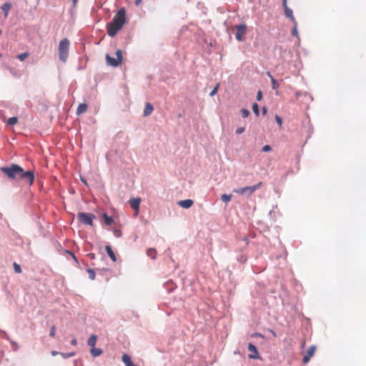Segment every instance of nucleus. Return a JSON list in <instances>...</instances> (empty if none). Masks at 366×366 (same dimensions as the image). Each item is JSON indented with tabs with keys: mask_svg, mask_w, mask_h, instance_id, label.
I'll use <instances>...</instances> for the list:
<instances>
[{
	"mask_svg": "<svg viewBox=\"0 0 366 366\" xmlns=\"http://www.w3.org/2000/svg\"><path fill=\"white\" fill-rule=\"evenodd\" d=\"M1 170L10 179H19L22 167L18 164H12L9 167H4Z\"/></svg>",
	"mask_w": 366,
	"mask_h": 366,
	"instance_id": "nucleus-1",
	"label": "nucleus"
},
{
	"mask_svg": "<svg viewBox=\"0 0 366 366\" xmlns=\"http://www.w3.org/2000/svg\"><path fill=\"white\" fill-rule=\"evenodd\" d=\"M69 49V41L67 39H64L60 41L59 45V58L62 62H66Z\"/></svg>",
	"mask_w": 366,
	"mask_h": 366,
	"instance_id": "nucleus-2",
	"label": "nucleus"
},
{
	"mask_svg": "<svg viewBox=\"0 0 366 366\" xmlns=\"http://www.w3.org/2000/svg\"><path fill=\"white\" fill-rule=\"evenodd\" d=\"M111 22L120 29H122L126 22V10L124 7L118 10Z\"/></svg>",
	"mask_w": 366,
	"mask_h": 366,
	"instance_id": "nucleus-3",
	"label": "nucleus"
},
{
	"mask_svg": "<svg viewBox=\"0 0 366 366\" xmlns=\"http://www.w3.org/2000/svg\"><path fill=\"white\" fill-rule=\"evenodd\" d=\"M262 185V182H259L257 184L252 186H247L244 187H240L234 189V192L242 195L249 196L257 190Z\"/></svg>",
	"mask_w": 366,
	"mask_h": 366,
	"instance_id": "nucleus-4",
	"label": "nucleus"
},
{
	"mask_svg": "<svg viewBox=\"0 0 366 366\" xmlns=\"http://www.w3.org/2000/svg\"><path fill=\"white\" fill-rule=\"evenodd\" d=\"M96 219V217L92 213L79 212L78 214L79 221L86 225L92 226L93 220Z\"/></svg>",
	"mask_w": 366,
	"mask_h": 366,
	"instance_id": "nucleus-5",
	"label": "nucleus"
},
{
	"mask_svg": "<svg viewBox=\"0 0 366 366\" xmlns=\"http://www.w3.org/2000/svg\"><path fill=\"white\" fill-rule=\"evenodd\" d=\"M234 29L237 30L235 33V39L238 41H244V36L247 33V26L245 24H240L235 25L234 26Z\"/></svg>",
	"mask_w": 366,
	"mask_h": 366,
	"instance_id": "nucleus-6",
	"label": "nucleus"
},
{
	"mask_svg": "<svg viewBox=\"0 0 366 366\" xmlns=\"http://www.w3.org/2000/svg\"><path fill=\"white\" fill-rule=\"evenodd\" d=\"M19 179L31 185L34 181V173L31 170L24 171L22 168V172H21Z\"/></svg>",
	"mask_w": 366,
	"mask_h": 366,
	"instance_id": "nucleus-7",
	"label": "nucleus"
},
{
	"mask_svg": "<svg viewBox=\"0 0 366 366\" xmlns=\"http://www.w3.org/2000/svg\"><path fill=\"white\" fill-rule=\"evenodd\" d=\"M247 349L249 352H251V354L248 355L249 359L253 360H259L261 359V357L259 355L258 350L254 345L252 343H249L247 346Z\"/></svg>",
	"mask_w": 366,
	"mask_h": 366,
	"instance_id": "nucleus-8",
	"label": "nucleus"
},
{
	"mask_svg": "<svg viewBox=\"0 0 366 366\" xmlns=\"http://www.w3.org/2000/svg\"><path fill=\"white\" fill-rule=\"evenodd\" d=\"M107 64L112 67H118L121 65L122 62L120 59H115L112 57L109 54H107L105 56Z\"/></svg>",
	"mask_w": 366,
	"mask_h": 366,
	"instance_id": "nucleus-9",
	"label": "nucleus"
},
{
	"mask_svg": "<svg viewBox=\"0 0 366 366\" xmlns=\"http://www.w3.org/2000/svg\"><path fill=\"white\" fill-rule=\"evenodd\" d=\"M119 27L117 26L115 24H113V23L109 22L107 24V34L109 36L114 37L117 32L121 30Z\"/></svg>",
	"mask_w": 366,
	"mask_h": 366,
	"instance_id": "nucleus-10",
	"label": "nucleus"
},
{
	"mask_svg": "<svg viewBox=\"0 0 366 366\" xmlns=\"http://www.w3.org/2000/svg\"><path fill=\"white\" fill-rule=\"evenodd\" d=\"M315 346L312 345L307 351L306 355L302 358V362L304 363H307L309 362L311 357L313 355L315 350Z\"/></svg>",
	"mask_w": 366,
	"mask_h": 366,
	"instance_id": "nucleus-11",
	"label": "nucleus"
},
{
	"mask_svg": "<svg viewBox=\"0 0 366 366\" xmlns=\"http://www.w3.org/2000/svg\"><path fill=\"white\" fill-rule=\"evenodd\" d=\"M140 202H141V199L139 197L133 198L129 200V204H130L131 207L134 210H135L137 212H138L139 210Z\"/></svg>",
	"mask_w": 366,
	"mask_h": 366,
	"instance_id": "nucleus-12",
	"label": "nucleus"
},
{
	"mask_svg": "<svg viewBox=\"0 0 366 366\" xmlns=\"http://www.w3.org/2000/svg\"><path fill=\"white\" fill-rule=\"evenodd\" d=\"M177 204L179 206L182 207L184 209H189L192 206V204H194V202H193V200H192L190 199H187L180 200L178 202Z\"/></svg>",
	"mask_w": 366,
	"mask_h": 366,
	"instance_id": "nucleus-13",
	"label": "nucleus"
},
{
	"mask_svg": "<svg viewBox=\"0 0 366 366\" xmlns=\"http://www.w3.org/2000/svg\"><path fill=\"white\" fill-rule=\"evenodd\" d=\"M122 360L124 363L125 366H135L132 360V358L127 354H124L122 357Z\"/></svg>",
	"mask_w": 366,
	"mask_h": 366,
	"instance_id": "nucleus-14",
	"label": "nucleus"
},
{
	"mask_svg": "<svg viewBox=\"0 0 366 366\" xmlns=\"http://www.w3.org/2000/svg\"><path fill=\"white\" fill-rule=\"evenodd\" d=\"M153 110H154L153 105L151 103H149V102L146 103V105H145V107H144V112H143V116L144 117L149 116V114H152Z\"/></svg>",
	"mask_w": 366,
	"mask_h": 366,
	"instance_id": "nucleus-15",
	"label": "nucleus"
},
{
	"mask_svg": "<svg viewBox=\"0 0 366 366\" xmlns=\"http://www.w3.org/2000/svg\"><path fill=\"white\" fill-rule=\"evenodd\" d=\"M102 218L104 219V222L106 225H111L114 222V219L112 217L109 216L106 212H103L102 214Z\"/></svg>",
	"mask_w": 366,
	"mask_h": 366,
	"instance_id": "nucleus-16",
	"label": "nucleus"
},
{
	"mask_svg": "<svg viewBox=\"0 0 366 366\" xmlns=\"http://www.w3.org/2000/svg\"><path fill=\"white\" fill-rule=\"evenodd\" d=\"M105 249H106V252H107V254L111 258V259L114 262H116L117 261V257H116V255H115L114 252H113L111 246L110 245H107L105 247Z\"/></svg>",
	"mask_w": 366,
	"mask_h": 366,
	"instance_id": "nucleus-17",
	"label": "nucleus"
},
{
	"mask_svg": "<svg viewBox=\"0 0 366 366\" xmlns=\"http://www.w3.org/2000/svg\"><path fill=\"white\" fill-rule=\"evenodd\" d=\"M11 4L9 2H6L5 4H4L1 6V9L4 13L5 18H6L8 16V14H9V10L11 9Z\"/></svg>",
	"mask_w": 366,
	"mask_h": 366,
	"instance_id": "nucleus-18",
	"label": "nucleus"
},
{
	"mask_svg": "<svg viewBox=\"0 0 366 366\" xmlns=\"http://www.w3.org/2000/svg\"><path fill=\"white\" fill-rule=\"evenodd\" d=\"M285 16L289 18L292 23H295L296 20L293 16V11L290 8H286L285 9Z\"/></svg>",
	"mask_w": 366,
	"mask_h": 366,
	"instance_id": "nucleus-19",
	"label": "nucleus"
},
{
	"mask_svg": "<svg viewBox=\"0 0 366 366\" xmlns=\"http://www.w3.org/2000/svg\"><path fill=\"white\" fill-rule=\"evenodd\" d=\"M90 352H91V355H92V357H97L102 354L103 350L101 348H96L94 347L91 348Z\"/></svg>",
	"mask_w": 366,
	"mask_h": 366,
	"instance_id": "nucleus-20",
	"label": "nucleus"
},
{
	"mask_svg": "<svg viewBox=\"0 0 366 366\" xmlns=\"http://www.w3.org/2000/svg\"><path fill=\"white\" fill-rule=\"evenodd\" d=\"M87 109V104L85 103L80 104L76 109V114H81L86 112Z\"/></svg>",
	"mask_w": 366,
	"mask_h": 366,
	"instance_id": "nucleus-21",
	"label": "nucleus"
},
{
	"mask_svg": "<svg viewBox=\"0 0 366 366\" xmlns=\"http://www.w3.org/2000/svg\"><path fill=\"white\" fill-rule=\"evenodd\" d=\"M97 337L96 335H92L87 340V345L90 347H94L97 342Z\"/></svg>",
	"mask_w": 366,
	"mask_h": 366,
	"instance_id": "nucleus-22",
	"label": "nucleus"
},
{
	"mask_svg": "<svg viewBox=\"0 0 366 366\" xmlns=\"http://www.w3.org/2000/svg\"><path fill=\"white\" fill-rule=\"evenodd\" d=\"M157 251L154 248H149L147 250V254L152 259L156 258Z\"/></svg>",
	"mask_w": 366,
	"mask_h": 366,
	"instance_id": "nucleus-23",
	"label": "nucleus"
},
{
	"mask_svg": "<svg viewBox=\"0 0 366 366\" xmlns=\"http://www.w3.org/2000/svg\"><path fill=\"white\" fill-rule=\"evenodd\" d=\"M17 121H18V119H17L16 117H11L8 119V120L6 122V124L8 125L12 126V125L16 124Z\"/></svg>",
	"mask_w": 366,
	"mask_h": 366,
	"instance_id": "nucleus-24",
	"label": "nucleus"
},
{
	"mask_svg": "<svg viewBox=\"0 0 366 366\" xmlns=\"http://www.w3.org/2000/svg\"><path fill=\"white\" fill-rule=\"evenodd\" d=\"M252 107V111L254 113V114L258 117L259 115V105L257 103H253Z\"/></svg>",
	"mask_w": 366,
	"mask_h": 366,
	"instance_id": "nucleus-25",
	"label": "nucleus"
},
{
	"mask_svg": "<svg viewBox=\"0 0 366 366\" xmlns=\"http://www.w3.org/2000/svg\"><path fill=\"white\" fill-rule=\"evenodd\" d=\"M60 355L64 359H67V358H69V357H71L74 356L75 355V352H61V353H60Z\"/></svg>",
	"mask_w": 366,
	"mask_h": 366,
	"instance_id": "nucleus-26",
	"label": "nucleus"
},
{
	"mask_svg": "<svg viewBox=\"0 0 366 366\" xmlns=\"http://www.w3.org/2000/svg\"><path fill=\"white\" fill-rule=\"evenodd\" d=\"M294 24V26L292 29V35L294 36H296L299 39V35H298V32H297V21L295 23H293Z\"/></svg>",
	"mask_w": 366,
	"mask_h": 366,
	"instance_id": "nucleus-27",
	"label": "nucleus"
},
{
	"mask_svg": "<svg viewBox=\"0 0 366 366\" xmlns=\"http://www.w3.org/2000/svg\"><path fill=\"white\" fill-rule=\"evenodd\" d=\"M86 271H87V272L89 274V279L92 280H94L95 279V277H96V274H95L94 269L89 268V269H87Z\"/></svg>",
	"mask_w": 366,
	"mask_h": 366,
	"instance_id": "nucleus-28",
	"label": "nucleus"
},
{
	"mask_svg": "<svg viewBox=\"0 0 366 366\" xmlns=\"http://www.w3.org/2000/svg\"><path fill=\"white\" fill-rule=\"evenodd\" d=\"M231 197H232V195L230 194H224L221 196V200L224 202H228L230 201L231 199Z\"/></svg>",
	"mask_w": 366,
	"mask_h": 366,
	"instance_id": "nucleus-29",
	"label": "nucleus"
},
{
	"mask_svg": "<svg viewBox=\"0 0 366 366\" xmlns=\"http://www.w3.org/2000/svg\"><path fill=\"white\" fill-rule=\"evenodd\" d=\"M29 54L28 52H24L17 55V59L21 61H24L26 58L29 56Z\"/></svg>",
	"mask_w": 366,
	"mask_h": 366,
	"instance_id": "nucleus-30",
	"label": "nucleus"
},
{
	"mask_svg": "<svg viewBox=\"0 0 366 366\" xmlns=\"http://www.w3.org/2000/svg\"><path fill=\"white\" fill-rule=\"evenodd\" d=\"M14 269L16 273H21V266L17 264L16 262H14L13 264Z\"/></svg>",
	"mask_w": 366,
	"mask_h": 366,
	"instance_id": "nucleus-31",
	"label": "nucleus"
},
{
	"mask_svg": "<svg viewBox=\"0 0 366 366\" xmlns=\"http://www.w3.org/2000/svg\"><path fill=\"white\" fill-rule=\"evenodd\" d=\"M237 260L241 263H244L247 261V257L244 254H239L237 257Z\"/></svg>",
	"mask_w": 366,
	"mask_h": 366,
	"instance_id": "nucleus-32",
	"label": "nucleus"
},
{
	"mask_svg": "<svg viewBox=\"0 0 366 366\" xmlns=\"http://www.w3.org/2000/svg\"><path fill=\"white\" fill-rule=\"evenodd\" d=\"M271 83L272 89H277L280 86L278 81L275 79H272Z\"/></svg>",
	"mask_w": 366,
	"mask_h": 366,
	"instance_id": "nucleus-33",
	"label": "nucleus"
},
{
	"mask_svg": "<svg viewBox=\"0 0 366 366\" xmlns=\"http://www.w3.org/2000/svg\"><path fill=\"white\" fill-rule=\"evenodd\" d=\"M9 342H10V344L12 346V348L14 351H17L19 350V345L16 342L12 340L11 339V341H9Z\"/></svg>",
	"mask_w": 366,
	"mask_h": 366,
	"instance_id": "nucleus-34",
	"label": "nucleus"
},
{
	"mask_svg": "<svg viewBox=\"0 0 366 366\" xmlns=\"http://www.w3.org/2000/svg\"><path fill=\"white\" fill-rule=\"evenodd\" d=\"M115 55L117 56V59H120V61L122 62L123 57H122V50L121 49H117L116 51Z\"/></svg>",
	"mask_w": 366,
	"mask_h": 366,
	"instance_id": "nucleus-35",
	"label": "nucleus"
},
{
	"mask_svg": "<svg viewBox=\"0 0 366 366\" xmlns=\"http://www.w3.org/2000/svg\"><path fill=\"white\" fill-rule=\"evenodd\" d=\"M241 114L242 117L246 118L249 115V111L247 110V109H242Z\"/></svg>",
	"mask_w": 366,
	"mask_h": 366,
	"instance_id": "nucleus-36",
	"label": "nucleus"
},
{
	"mask_svg": "<svg viewBox=\"0 0 366 366\" xmlns=\"http://www.w3.org/2000/svg\"><path fill=\"white\" fill-rule=\"evenodd\" d=\"M113 234L117 238L121 237L122 234V231L120 229H113Z\"/></svg>",
	"mask_w": 366,
	"mask_h": 366,
	"instance_id": "nucleus-37",
	"label": "nucleus"
},
{
	"mask_svg": "<svg viewBox=\"0 0 366 366\" xmlns=\"http://www.w3.org/2000/svg\"><path fill=\"white\" fill-rule=\"evenodd\" d=\"M218 88H219V84H217L214 88L209 93V96L210 97H213L214 94H217V91H218Z\"/></svg>",
	"mask_w": 366,
	"mask_h": 366,
	"instance_id": "nucleus-38",
	"label": "nucleus"
},
{
	"mask_svg": "<svg viewBox=\"0 0 366 366\" xmlns=\"http://www.w3.org/2000/svg\"><path fill=\"white\" fill-rule=\"evenodd\" d=\"M55 334H56V327H55V325H53L50 328L49 336L54 337Z\"/></svg>",
	"mask_w": 366,
	"mask_h": 366,
	"instance_id": "nucleus-39",
	"label": "nucleus"
},
{
	"mask_svg": "<svg viewBox=\"0 0 366 366\" xmlns=\"http://www.w3.org/2000/svg\"><path fill=\"white\" fill-rule=\"evenodd\" d=\"M272 150V147L267 144V145H264L262 148V152H270Z\"/></svg>",
	"mask_w": 366,
	"mask_h": 366,
	"instance_id": "nucleus-40",
	"label": "nucleus"
},
{
	"mask_svg": "<svg viewBox=\"0 0 366 366\" xmlns=\"http://www.w3.org/2000/svg\"><path fill=\"white\" fill-rule=\"evenodd\" d=\"M66 252L68 254H69L71 255V257H72V259L76 262L78 263V259H77V257H76V255L71 251H69V250H66Z\"/></svg>",
	"mask_w": 366,
	"mask_h": 366,
	"instance_id": "nucleus-41",
	"label": "nucleus"
},
{
	"mask_svg": "<svg viewBox=\"0 0 366 366\" xmlns=\"http://www.w3.org/2000/svg\"><path fill=\"white\" fill-rule=\"evenodd\" d=\"M275 120H276L277 123L279 124V126H282V118L280 116L276 115L275 116Z\"/></svg>",
	"mask_w": 366,
	"mask_h": 366,
	"instance_id": "nucleus-42",
	"label": "nucleus"
},
{
	"mask_svg": "<svg viewBox=\"0 0 366 366\" xmlns=\"http://www.w3.org/2000/svg\"><path fill=\"white\" fill-rule=\"evenodd\" d=\"M244 130H245L244 127H238L236 129V134H242L244 132Z\"/></svg>",
	"mask_w": 366,
	"mask_h": 366,
	"instance_id": "nucleus-43",
	"label": "nucleus"
},
{
	"mask_svg": "<svg viewBox=\"0 0 366 366\" xmlns=\"http://www.w3.org/2000/svg\"><path fill=\"white\" fill-rule=\"evenodd\" d=\"M256 98H257V101H261L262 100V92L260 90H259L257 92V97Z\"/></svg>",
	"mask_w": 366,
	"mask_h": 366,
	"instance_id": "nucleus-44",
	"label": "nucleus"
},
{
	"mask_svg": "<svg viewBox=\"0 0 366 366\" xmlns=\"http://www.w3.org/2000/svg\"><path fill=\"white\" fill-rule=\"evenodd\" d=\"M1 333H2V337L4 339H6L8 341H11V338L9 337V336L7 335V333L6 332L1 331Z\"/></svg>",
	"mask_w": 366,
	"mask_h": 366,
	"instance_id": "nucleus-45",
	"label": "nucleus"
},
{
	"mask_svg": "<svg viewBox=\"0 0 366 366\" xmlns=\"http://www.w3.org/2000/svg\"><path fill=\"white\" fill-rule=\"evenodd\" d=\"M80 179L84 185L88 186L87 181L85 177L81 176Z\"/></svg>",
	"mask_w": 366,
	"mask_h": 366,
	"instance_id": "nucleus-46",
	"label": "nucleus"
},
{
	"mask_svg": "<svg viewBox=\"0 0 366 366\" xmlns=\"http://www.w3.org/2000/svg\"><path fill=\"white\" fill-rule=\"evenodd\" d=\"M267 109L266 107H263L262 108V113L263 115H266L267 114Z\"/></svg>",
	"mask_w": 366,
	"mask_h": 366,
	"instance_id": "nucleus-47",
	"label": "nucleus"
},
{
	"mask_svg": "<svg viewBox=\"0 0 366 366\" xmlns=\"http://www.w3.org/2000/svg\"><path fill=\"white\" fill-rule=\"evenodd\" d=\"M87 256L91 259H95V254L94 253H89L87 254Z\"/></svg>",
	"mask_w": 366,
	"mask_h": 366,
	"instance_id": "nucleus-48",
	"label": "nucleus"
},
{
	"mask_svg": "<svg viewBox=\"0 0 366 366\" xmlns=\"http://www.w3.org/2000/svg\"><path fill=\"white\" fill-rule=\"evenodd\" d=\"M282 6L284 7V9H285L286 8H289L287 5V0H282Z\"/></svg>",
	"mask_w": 366,
	"mask_h": 366,
	"instance_id": "nucleus-49",
	"label": "nucleus"
},
{
	"mask_svg": "<svg viewBox=\"0 0 366 366\" xmlns=\"http://www.w3.org/2000/svg\"><path fill=\"white\" fill-rule=\"evenodd\" d=\"M60 353L61 352H59L55 351V350H53V351L51 352V354L52 356H56L57 355H60Z\"/></svg>",
	"mask_w": 366,
	"mask_h": 366,
	"instance_id": "nucleus-50",
	"label": "nucleus"
},
{
	"mask_svg": "<svg viewBox=\"0 0 366 366\" xmlns=\"http://www.w3.org/2000/svg\"><path fill=\"white\" fill-rule=\"evenodd\" d=\"M266 74L267 76H269L270 78L271 81L272 80V79H274L269 71H267Z\"/></svg>",
	"mask_w": 366,
	"mask_h": 366,
	"instance_id": "nucleus-51",
	"label": "nucleus"
},
{
	"mask_svg": "<svg viewBox=\"0 0 366 366\" xmlns=\"http://www.w3.org/2000/svg\"><path fill=\"white\" fill-rule=\"evenodd\" d=\"M71 344L72 345H76L77 344V341L75 338L72 339L71 341Z\"/></svg>",
	"mask_w": 366,
	"mask_h": 366,
	"instance_id": "nucleus-52",
	"label": "nucleus"
},
{
	"mask_svg": "<svg viewBox=\"0 0 366 366\" xmlns=\"http://www.w3.org/2000/svg\"><path fill=\"white\" fill-rule=\"evenodd\" d=\"M142 2V0H135L134 4L136 6H138Z\"/></svg>",
	"mask_w": 366,
	"mask_h": 366,
	"instance_id": "nucleus-53",
	"label": "nucleus"
},
{
	"mask_svg": "<svg viewBox=\"0 0 366 366\" xmlns=\"http://www.w3.org/2000/svg\"><path fill=\"white\" fill-rule=\"evenodd\" d=\"M253 336H254V337H257V336H258V337H263V335H261L260 333H258V332L254 333V334L253 335Z\"/></svg>",
	"mask_w": 366,
	"mask_h": 366,
	"instance_id": "nucleus-54",
	"label": "nucleus"
},
{
	"mask_svg": "<svg viewBox=\"0 0 366 366\" xmlns=\"http://www.w3.org/2000/svg\"><path fill=\"white\" fill-rule=\"evenodd\" d=\"M78 0H72L74 4H76Z\"/></svg>",
	"mask_w": 366,
	"mask_h": 366,
	"instance_id": "nucleus-55",
	"label": "nucleus"
},
{
	"mask_svg": "<svg viewBox=\"0 0 366 366\" xmlns=\"http://www.w3.org/2000/svg\"><path fill=\"white\" fill-rule=\"evenodd\" d=\"M1 32H2V31H1V29H0V34H1Z\"/></svg>",
	"mask_w": 366,
	"mask_h": 366,
	"instance_id": "nucleus-56",
	"label": "nucleus"
}]
</instances>
